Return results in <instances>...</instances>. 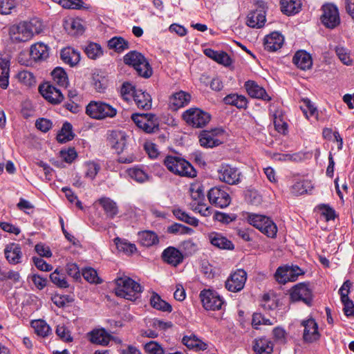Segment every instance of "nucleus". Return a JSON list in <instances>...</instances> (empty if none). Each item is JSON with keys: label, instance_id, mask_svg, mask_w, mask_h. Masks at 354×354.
Here are the masks:
<instances>
[{"label": "nucleus", "instance_id": "39", "mask_svg": "<svg viewBox=\"0 0 354 354\" xmlns=\"http://www.w3.org/2000/svg\"><path fill=\"white\" fill-rule=\"evenodd\" d=\"M129 176L139 183H145L150 179V176L144 169L138 167H134L127 170Z\"/></svg>", "mask_w": 354, "mask_h": 354}, {"label": "nucleus", "instance_id": "1", "mask_svg": "<svg viewBox=\"0 0 354 354\" xmlns=\"http://www.w3.org/2000/svg\"><path fill=\"white\" fill-rule=\"evenodd\" d=\"M44 26L38 19L21 21L9 27L10 39L14 43L26 42L42 32Z\"/></svg>", "mask_w": 354, "mask_h": 354}, {"label": "nucleus", "instance_id": "34", "mask_svg": "<svg viewBox=\"0 0 354 354\" xmlns=\"http://www.w3.org/2000/svg\"><path fill=\"white\" fill-rule=\"evenodd\" d=\"M253 348L256 354H270L273 351V343L266 337L255 339Z\"/></svg>", "mask_w": 354, "mask_h": 354}, {"label": "nucleus", "instance_id": "9", "mask_svg": "<svg viewBox=\"0 0 354 354\" xmlns=\"http://www.w3.org/2000/svg\"><path fill=\"white\" fill-rule=\"evenodd\" d=\"M202 305L207 310H220L224 304L223 299L214 290L205 289L199 295Z\"/></svg>", "mask_w": 354, "mask_h": 354}, {"label": "nucleus", "instance_id": "17", "mask_svg": "<svg viewBox=\"0 0 354 354\" xmlns=\"http://www.w3.org/2000/svg\"><path fill=\"white\" fill-rule=\"evenodd\" d=\"M351 282L348 280L346 281L341 286L339 292L341 296V301L344 304V312L347 317L352 316L354 317V304L348 298V294L351 288Z\"/></svg>", "mask_w": 354, "mask_h": 354}, {"label": "nucleus", "instance_id": "22", "mask_svg": "<svg viewBox=\"0 0 354 354\" xmlns=\"http://www.w3.org/2000/svg\"><path fill=\"white\" fill-rule=\"evenodd\" d=\"M245 88L248 95L253 98L261 99L265 101L271 100L266 90L254 81H247L245 83Z\"/></svg>", "mask_w": 354, "mask_h": 354}, {"label": "nucleus", "instance_id": "55", "mask_svg": "<svg viewBox=\"0 0 354 354\" xmlns=\"http://www.w3.org/2000/svg\"><path fill=\"white\" fill-rule=\"evenodd\" d=\"M180 248L185 256H191L198 250L197 243L194 242L192 239H187L183 241L180 245Z\"/></svg>", "mask_w": 354, "mask_h": 354}, {"label": "nucleus", "instance_id": "2", "mask_svg": "<svg viewBox=\"0 0 354 354\" xmlns=\"http://www.w3.org/2000/svg\"><path fill=\"white\" fill-rule=\"evenodd\" d=\"M163 165L169 172L178 176L192 178L197 174L194 167L179 155H167Z\"/></svg>", "mask_w": 354, "mask_h": 354}, {"label": "nucleus", "instance_id": "12", "mask_svg": "<svg viewBox=\"0 0 354 354\" xmlns=\"http://www.w3.org/2000/svg\"><path fill=\"white\" fill-rule=\"evenodd\" d=\"M303 274L304 272L297 266H284L277 268L274 276L279 283L284 284L288 281H296Z\"/></svg>", "mask_w": 354, "mask_h": 354}, {"label": "nucleus", "instance_id": "43", "mask_svg": "<svg viewBox=\"0 0 354 354\" xmlns=\"http://www.w3.org/2000/svg\"><path fill=\"white\" fill-rule=\"evenodd\" d=\"M224 102L236 106L239 109H243L247 106L248 101L245 96L237 94H230L224 97Z\"/></svg>", "mask_w": 354, "mask_h": 354}, {"label": "nucleus", "instance_id": "47", "mask_svg": "<svg viewBox=\"0 0 354 354\" xmlns=\"http://www.w3.org/2000/svg\"><path fill=\"white\" fill-rule=\"evenodd\" d=\"M55 83L62 87H66L68 84V76L62 68L57 67L51 73Z\"/></svg>", "mask_w": 354, "mask_h": 354}, {"label": "nucleus", "instance_id": "42", "mask_svg": "<svg viewBox=\"0 0 354 354\" xmlns=\"http://www.w3.org/2000/svg\"><path fill=\"white\" fill-rule=\"evenodd\" d=\"M114 243L119 252H122L127 255L132 254L137 250L136 245L129 242L126 239L117 237L114 239Z\"/></svg>", "mask_w": 354, "mask_h": 354}, {"label": "nucleus", "instance_id": "25", "mask_svg": "<svg viewBox=\"0 0 354 354\" xmlns=\"http://www.w3.org/2000/svg\"><path fill=\"white\" fill-rule=\"evenodd\" d=\"M284 42L283 36L278 32H272L264 39L265 48L268 51H277L280 49Z\"/></svg>", "mask_w": 354, "mask_h": 354}, {"label": "nucleus", "instance_id": "32", "mask_svg": "<svg viewBox=\"0 0 354 354\" xmlns=\"http://www.w3.org/2000/svg\"><path fill=\"white\" fill-rule=\"evenodd\" d=\"M182 342L188 348L195 351H204L207 348L206 343L193 334L184 336Z\"/></svg>", "mask_w": 354, "mask_h": 354}, {"label": "nucleus", "instance_id": "63", "mask_svg": "<svg viewBox=\"0 0 354 354\" xmlns=\"http://www.w3.org/2000/svg\"><path fill=\"white\" fill-rule=\"evenodd\" d=\"M53 2L61 5L64 8L77 9L80 8L83 2L82 0H52Z\"/></svg>", "mask_w": 354, "mask_h": 354}, {"label": "nucleus", "instance_id": "48", "mask_svg": "<svg viewBox=\"0 0 354 354\" xmlns=\"http://www.w3.org/2000/svg\"><path fill=\"white\" fill-rule=\"evenodd\" d=\"M313 184L310 181L303 180L296 182L292 187V192L296 195H301L311 191Z\"/></svg>", "mask_w": 354, "mask_h": 354}, {"label": "nucleus", "instance_id": "21", "mask_svg": "<svg viewBox=\"0 0 354 354\" xmlns=\"http://www.w3.org/2000/svg\"><path fill=\"white\" fill-rule=\"evenodd\" d=\"M162 258L165 262L172 266H177L183 262V253L174 247H168L162 253Z\"/></svg>", "mask_w": 354, "mask_h": 354}, {"label": "nucleus", "instance_id": "11", "mask_svg": "<svg viewBox=\"0 0 354 354\" xmlns=\"http://www.w3.org/2000/svg\"><path fill=\"white\" fill-rule=\"evenodd\" d=\"M322 14L320 19L324 26L333 29L340 23L337 8L332 3H326L322 6Z\"/></svg>", "mask_w": 354, "mask_h": 354}, {"label": "nucleus", "instance_id": "23", "mask_svg": "<svg viewBox=\"0 0 354 354\" xmlns=\"http://www.w3.org/2000/svg\"><path fill=\"white\" fill-rule=\"evenodd\" d=\"M5 257L7 261L13 265L21 263L22 252L21 247L15 243L8 244L4 249Z\"/></svg>", "mask_w": 354, "mask_h": 354}, {"label": "nucleus", "instance_id": "40", "mask_svg": "<svg viewBox=\"0 0 354 354\" xmlns=\"http://www.w3.org/2000/svg\"><path fill=\"white\" fill-rule=\"evenodd\" d=\"M281 11L287 15H291L299 12L301 9L300 0H281Z\"/></svg>", "mask_w": 354, "mask_h": 354}, {"label": "nucleus", "instance_id": "14", "mask_svg": "<svg viewBox=\"0 0 354 354\" xmlns=\"http://www.w3.org/2000/svg\"><path fill=\"white\" fill-rule=\"evenodd\" d=\"M223 131L221 129H214L211 131H203L199 134L200 145L205 148H212L222 143L219 137Z\"/></svg>", "mask_w": 354, "mask_h": 354}, {"label": "nucleus", "instance_id": "3", "mask_svg": "<svg viewBox=\"0 0 354 354\" xmlns=\"http://www.w3.org/2000/svg\"><path fill=\"white\" fill-rule=\"evenodd\" d=\"M115 293L118 297L130 301H135L140 297L142 288L140 283L127 276L117 278Z\"/></svg>", "mask_w": 354, "mask_h": 354}, {"label": "nucleus", "instance_id": "6", "mask_svg": "<svg viewBox=\"0 0 354 354\" xmlns=\"http://www.w3.org/2000/svg\"><path fill=\"white\" fill-rule=\"evenodd\" d=\"M124 62L132 66L138 73L144 77H149L152 74V69L147 59L139 52L131 51L124 57Z\"/></svg>", "mask_w": 354, "mask_h": 354}, {"label": "nucleus", "instance_id": "8", "mask_svg": "<svg viewBox=\"0 0 354 354\" xmlns=\"http://www.w3.org/2000/svg\"><path fill=\"white\" fill-rule=\"evenodd\" d=\"M217 174L220 181L230 185H238L241 181V172L229 164H221L217 169Z\"/></svg>", "mask_w": 354, "mask_h": 354}, {"label": "nucleus", "instance_id": "37", "mask_svg": "<svg viewBox=\"0 0 354 354\" xmlns=\"http://www.w3.org/2000/svg\"><path fill=\"white\" fill-rule=\"evenodd\" d=\"M10 62L6 58H0V86L3 89L9 84Z\"/></svg>", "mask_w": 354, "mask_h": 354}, {"label": "nucleus", "instance_id": "38", "mask_svg": "<svg viewBox=\"0 0 354 354\" xmlns=\"http://www.w3.org/2000/svg\"><path fill=\"white\" fill-rule=\"evenodd\" d=\"M98 202L109 217L112 218L118 214V208L117 204L110 198L102 197L98 200Z\"/></svg>", "mask_w": 354, "mask_h": 354}, {"label": "nucleus", "instance_id": "53", "mask_svg": "<svg viewBox=\"0 0 354 354\" xmlns=\"http://www.w3.org/2000/svg\"><path fill=\"white\" fill-rule=\"evenodd\" d=\"M50 281L61 288H66L68 287V283L63 273H61L58 269H56L50 274Z\"/></svg>", "mask_w": 354, "mask_h": 354}, {"label": "nucleus", "instance_id": "13", "mask_svg": "<svg viewBox=\"0 0 354 354\" xmlns=\"http://www.w3.org/2000/svg\"><path fill=\"white\" fill-rule=\"evenodd\" d=\"M290 299L292 301H301L310 306L313 299V292L308 283H299L290 290Z\"/></svg>", "mask_w": 354, "mask_h": 354}, {"label": "nucleus", "instance_id": "56", "mask_svg": "<svg viewBox=\"0 0 354 354\" xmlns=\"http://www.w3.org/2000/svg\"><path fill=\"white\" fill-rule=\"evenodd\" d=\"M85 177L93 180L100 169V165L93 161L85 163Z\"/></svg>", "mask_w": 354, "mask_h": 354}, {"label": "nucleus", "instance_id": "26", "mask_svg": "<svg viewBox=\"0 0 354 354\" xmlns=\"http://www.w3.org/2000/svg\"><path fill=\"white\" fill-rule=\"evenodd\" d=\"M30 55L35 61H43L49 56V48L43 42H37L30 46Z\"/></svg>", "mask_w": 354, "mask_h": 354}, {"label": "nucleus", "instance_id": "31", "mask_svg": "<svg viewBox=\"0 0 354 354\" xmlns=\"http://www.w3.org/2000/svg\"><path fill=\"white\" fill-rule=\"evenodd\" d=\"M133 100L138 108L149 110L151 107V95L142 90H136L133 92Z\"/></svg>", "mask_w": 354, "mask_h": 354}, {"label": "nucleus", "instance_id": "7", "mask_svg": "<svg viewBox=\"0 0 354 354\" xmlns=\"http://www.w3.org/2000/svg\"><path fill=\"white\" fill-rule=\"evenodd\" d=\"M183 118L189 125L195 128H202L210 121L211 116L198 108H190L183 113Z\"/></svg>", "mask_w": 354, "mask_h": 354}, {"label": "nucleus", "instance_id": "46", "mask_svg": "<svg viewBox=\"0 0 354 354\" xmlns=\"http://www.w3.org/2000/svg\"><path fill=\"white\" fill-rule=\"evenodd\" d=\"M172 212L177 219L194 227L198 225V220L195 217L189 216L186 212L183 211V209L180 208H175L172 210Z\"/></svg>", "mask_w": 354, "mask_h": 354}, {"label": "nucleus", "instance_id": "5", "mask_svg": "<svg viewBox=\"0 0 354 354\" xmlns=\"http://www.w3.org/2000/svg\"><path fill=\"white\" fill-rule=\"evenodd\" d=\"M245 219L249 224L258 229L267 236L270 238L276 236L277 225L269 217L254 213H247Z\"/></svg>", "mask_w": 354, "mask_h": 354}, {"label": "nucleus", "instance_id": "20", "mask_svg": "<svg viewBox=\"0 0 354 354\" xmlns=\"http://www.w3.org/2000/svg\"><path fill=\"white\" fill-rule=\"evenodd\" d=\"M127 134L122 131H113L109 136V142L111 147L118 153L124 151L127 145Z\"/></svg>", "mask_w": 354, "mask_h": 354}, {"label": "nucleus", "instance_id": "28", "mask_svg": "<svg viewBox=\"0 0 354 354\" xmlns=\"http://www.w3.org/2000/svg\"><path fill=\"white\" fill-rule=\"evenodd\" d=\"M209 242L214 246L222 250H233L234 245L221 234L213 232L208 234Z\"/></svg>", "mask_w": 354, "mask_h": 354}, {"label": "nucleus", "instance_id": "33", "mask_svg": "<svg viewBox=\"0 0 354 354\" xmlns=\"http://www.w3.org/2000/svg\"><path fill=\"white\" fill-rule=\"evenodd\" d=\"M64 28L71 35H80L84 31L83 22L80 19L71 18L64 21Z\"/></svg>", "mask_w": 354, "mask_h": 354}, {"label": "nucleus", "instance_id": "54", "mask_svg": "<svg viewBox=\"0 0 354 354\" xmlns=\"http://www.w3.org/2000/svg\"><path fill=\"white\" fill-rule=\"evenodd\" d=\"M18 80L27 86H34L36 83L33 74L28 71H21L17 74Z\"/></svg>", "mask_w": 354, "mask_h": 354}, {"label": "nucleus", "instance_id": "16", "mask_svg": "<svg viewBox=\"0 0 354 354\" xmlns=\"http://www.w3.org/2000/svg\"><path fill=\"white\" fill-rule=\"evenodd\" d=\"M208 198L212 204L221 208L227 207L231 201L230 195L218 187H213L209 191Z\"/></svg>", "mask_w": 354, "mask_h": 354}, {"label": "nucleus", "instance_id": "35", "mask_svg": "<svg viewBox=\"0 0 354 354\" xmlns=\"http://www.w3.org/2000/svg\"><path fill=\"white\" fill-rule=\"evenodd\" d=\"M89 336L92 343L103 346L107 345L111 340V335L103 328L92 330Z\"/></svg>", "mask_w": 354, "mask_h": 354}, {"label": "nucleus", "instance_id": "58", "mask_svg": "<svg viewBox=\"0 0 354 354\" xmlns=\"http://www.w3.org/2000/svg\"><path fill=\"white\" fill-rule=\"evenodd\" d=\"M273 122L276 130L281 133H285L287 130V124L283 120V117L281 113L277 111L272 113Z\"/></svg>", "mask_w": 354, "mask_h": 354}, {"label": "nucleus", "instance_id": "10", "mask_svg": "<svg viewBox=\"0 0 354 354\" xmlns=\"http://www.w3.org/2000/svg\"><path fill=\"white\" fill-rule=\"evenodd\" d=\"M131 119L138 127L146 133H153L158 129L159 123L153 114L134 113L131 115Z\"/></svg>", "mask_w": 354, "mask_h": 354}, {"label": "nucleus", "instance_id": "59", "mask_svg": "<svg viewBox=\"0 0 354 354\" xmlns=\"http://www.w3.org/2000/svg\"><path fill=\"white\" fill-rule=\"evenodd\" d=\"M144 349L148 354H164L162 346L156 341H150L144 345Z\"/></svg>", "mask_w": 354, "mask_h": 354}, {"label": "nucleus", "instance_id": "36", "mask_svg": "<svg viewBox=\"0 0 354 354\" xmlns=\"http://www.w3.org/2000/svg\"><path fill=\"white\" fill-rule=\"evenodd\" d=\"M150 304L153 308L162 312L171 313L172 311V306L156 292L151 294Z\"/></svg>", "mask_w": 354, "mask_h": 354}, {"label": "nucleus", "instance_id": "19", "mask_svg": "<svg viewBox=\"0 0 354 354\" xmlns=\"http://www.w3.org/2000/svg\"><path fill=\"white\" fill-rule=\"evenodd\" d=\"M301 324L304 327L303 338L305 342H313L319 339L320 334L318 331V326L313 319L304 320Z\"/></svg>", "mask_w": 354, "mask_h": 354}, {"label": "nucleus", "instance_id": "50", "mask_svg": "<svg viewBox=\"0 0 354 354\" xmlns=\"http://www.w3.org/2000/svg\"><path fill=\"white\" fill-rule=\"evenodd\" d=\"M108 46L117 52H122L129 48V43L122 37H115L109 41Z\"/></svg>", "mask_w": 354, "mask_h": 354}, {"label": "nucleus", "instance_id": "52", "mask_svg": "<svg viewBox=\"0 0 354 354\" xmlns=\"http://www.w3.org/2000/svg\"><path fill=\"white\" fill-rule=\"evenodd\" d=\"M84 52L92 59H95L102 55L101 46L96 43H89L85 47Z\"/></svg>", "mask_w": 354, "mask_h": 354}, {"label": "nucleus", "instance_id": "45", "mask_svg": "<svg viewBox=\"0 0 354 354\" xmlns=\"http://www.w3.org/2000/svg\"><path fill=\"white\" fill-rule=\"evenodd\" d=\"M31 326L34 328L35 333L41 337H45L51 333V328L44 320H34L31 322Z\"/></svg>", "mask_w": 354, "mask_h": 354}, {"label": "nucleus", "instance_id": "62", "mask_svg": "<svg viewBox=\"0 0 354 354\" xmlns=\"http://www.w3.org/2000/svg\"><path fill=\"white\" fill-rule=\"evenodd\" d=\"M261 306L266 310H273L277 307V302L275 297L268 294L263 295L261 301Z\"/></svg>", "mask_w": 354, "mask_h": 354}, {"label": "nucleus", "instance_id": "41", "mask_svg": "<svg viewBox=\"0 0 354 354\" xmlns=\"http://www.w3.org/2000/svg\"><path fill=\"white\" fill-rule=\"evenodd\" d=\"M138 240L140 244L145 247H150L158 243V238L156 234L149 230L139 232Z\"/></svg>", "mask_w": 354, "mask_h": 354}, {"label": "nucleus", "instance_id": "4", "mask_svg": "<svg viewBox=\"0 0 354 354\" xmlns=\"http://www.w3.org/2000/svg\"><path fill=\"white\" fill-rule=\"evenodd\" d=\"M118 113L116 108L101 100L91 101L86 106V113L91 118L104 120L113 118Z\"/></svg>", "mask_w": 354, "mask_h": 354}, {"label": "nucleus", "instance_id": "49", "mask_svg": "<svg viewBox=\"0 0 354 354\" xmlns=\"http://www.w3.org/2000/svg\"><path fill=\"white\" fill-rule=\"evenodd\" d=\"M300 107L307 119H309L310 117L317 118V109L309 99H303L302 104Z\"/></svg>", "mask_w": 354, "mask_h": 354}, {"label": "nucleus", "instance_id": "64", "mask_svg": "<svg viewBox=\"0 0 354 354\" xmlns=\"http://www.w3.org/2000/svg\"><path fill=\"white\" fill-rule=\"evenodd\" d=\"M60 158L67 163L73 162L77 156V153L74 148L63 149L60 151Z\"/></svg>", "mask_w": 354, "mask_h": 354}, {"label": "nucleus", "instance_id": "60", "mask_svg": "<svg viewBox=\"0 0 354 354\" xmlns=\"http://www.w3.org/2000/svg\"><path fill=\"white\" fill-rule=\"evenodd\" d=\"M84 278L89 283H100L101 280L97 276V272L92 268H86L82 270Z\"/></svg>", "mask_w": 354, "mask_h": 354}, {"label": "nucleus", "instance_id": "29", "mask_svg": "<svg viewBox=\"0 0 354 354\" xmlns=\"http://www.w3.org/2000/svg\"><path fill=\"white\" fill-rule=\"evenodd\" d=\"M62 60L70 66H75L80 61V53L71 47L64 48L60 53Z\"/></svg>", "mask_w": 354, "mask_h": 354}, {"label": "nucleus", "instance_id": "61", "mask_svg": "<svg viewBox=\"0 0 354 354\" xmlns=\"http://www.w3.org/2000/svg\"><path fill=\"white\" fill-rule=\"evenodd\" d=\"M136 91V90L131 84L124 82L121 86L120 94L125 101H129L132 97H133V92Z\"/></svg>", "mask_w": 354, "mask_h": 354}, {"label": "nucleus", "instance_id": "27", "mask_svg": "<svg viewBox=\"0 0 354 354\" xmlns=\"http://www.w3.org/2000/svg\"><path fill=\"white\" fill-rule=\"evenodd\" d=\"M191 100V96L189 93L184 91H179L173 94L169 97V106L173 110H178L187 105Z\"/></svg>", "mask_w": 354, "mask_h": 354}, {"label": "nucleus", "instance_id": "51", "mask_svg": "<svg viewBox=\"0 0 354 354\" xmlns=\"http://www.w3.org/2000/svg\"><path fill=\"white\" fill-rule=\"evenodd\" d=\"M73 138L72 132V126L70 123L66 122L63 124L60 132L58 133L57 139L59 142L64 143Z\"/></svg>", "mask_w": 354, "mask_h": 354}, {"label": "nucleus", "instance_id": "24", "mask_svg": "<svg viewBox=\"0 0 354 354\" xmlns=\"http://www.w3.org/2000/svg\"><path fill=\"white\" fill-rule=\"evenodd\" d=\"M266 21V11L261 8L248 14L246 24L251 28H260L264 26Z\"/></svg>", "mask_w": 354, "mask_h": 354}, {"label": "nucleus", "instance_id": "18", "mask_svg": "<svg viewBox=\"0 0 354 354\" xmlns=\"http://www.w3.org/2000/svg\"><path fill=\"white\" fill-rule=\"evenodd\" d=\"M39 92L46 100L52 104H59L64 99L62 91L53 85L46 84L40 86Z\"/></svg>", "mask_w": 354, "mask_h": 354}, {"label": "nucleus", "instance_id": "44", "mask_svg": "<svg viewBox=\"0 0 354 354\" xmlns=\"http://www.w3.org/2000/svg\"><path fill=\"white\" fill-rule=\"evenodd\" d=\"M21 4V0H0V14L10 15Z\"/></svg>", "mask_w": 354, "mask_h": 354}, {"label": "nucleus", "instance_id": "57", "mask_svg": "<svg viewBox=\"0 0 354 354\" xmlns=\"http://www.w3.org/2000/svg\"><path fill=\"white\" fill-rule=\"evenodd\" d=\"M335 52L340 59V61L345 65L351 66L353 63V59L350 55V51L342 46H337L335 48Z\"/></svg>", "mask_w": 354, "mask_h": 354}, {"label": "nucleus", "instance_id": "15", "mask_svg": "<svg viewBox=\"0 0 354 354\" xmlns=\"http://www.w3.org/2000/svg\"><path fill=\"white\" fill-rule=\"evenodd\" d=\"M247 274L245 270L239 269L232 273L225 282L226 288L236 292L241 290L245 283Z\"/></svg>", "mask_w": 354, "mask_h": 354}, {"label": "nucleus", "instance_id": "30", "mask_svg": "<svg viewBox=\"0 0 354 354\" xmlns=\"http://www.w3.org/2000/svg\"><path fill=\"white\" fill-rule=\"evenodd\" d=\"M292 62L298 68L304 71L310 68L313 65L311 55L305 50L297 51L293 57Z\"/></svg>", "mask_w": 354, "mask_h": 354}]
</instances>
